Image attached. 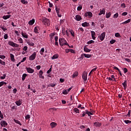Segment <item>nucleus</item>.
Returning a JSON list of instances; mask_svg holds the SVG:
<instances>
[{"label":"nucleus","mask_w":131,"mask_h":131,"mask_svg":"<svg viewBox=\"0 0 131 131\" xmlns=\"http://www.w3.org/2000/svg\"><path fill=\"white\" fill-rule=\"evenodd\" d=\"M59 42L60 46L61 47H63V46H69V44L67 43V41H66V40L63 38H60L59 39Z\"/></svg>","instance_id":"f257e3e1"},{"label":"nucleus","mask_w":131,"mask_h":131,"mask_svg":"<svg viewBox=\"0 0 131 131\" xmlns=\"http://www.w3.org/2000/svg\"><path fill=\"white\" fill-rule=\"evenodd\" d=\"M42 20L43 23H46L47 26H50V25H51V21H50V19H49V18H47V17H43Z\"/></svg>","instance_id":"f03ea898"},{"label":"nucleus","mask_w":131,"mask_h":131,"mask_svg":"<svg viewBox=\"0 0 131 131\" xmlns=\"http://www.w3.org/2000/svg\"><path fill=\"white\" fill-rule=\"evenodd\" d=\"M36 58V52H34L31 56L29 57V60L30 61H34Z\"/></svg>","instance_id":"7ed1b4c3"},{"label":"nucleus","mask_w":131,"mask_h":131,"mask_svg":"<svg viewBox=\"0 0 131 131\" xmlns=\"http://www.w3.org/2000/svg\"><path fill=\"white\" fill-rule=\"evenodd\" d=\"M55 11L58 17L61 18V17H62V15L60 14V7L55 6Z\"/></svg>","instance_id":"20e7f679"},{"label":"nucleus","mask_w":131,"mask_h":131,"mask_svg":"<svg viewBox=\"0 0 131 131\" xmlns=\"http://www.w3.org/2000/svg\"><path fill=\"white\" fill-rule=\"evenodd\" d=\"M105 36H106V33L105 32L102 33L100 36H98L99 39L101 41H103L104 39H105Z\"/></svg>","instance_id":"39448f33"},{"label":"nucleus","mask_w":131,"mask_h":131,"mask_svg":"<svg viewBox=\"0 0 131 131\" xmlns=\"http://www.w3.org/2000/svg\"><path fill=\"white\" fill-rule=\"evenodd\" d=\"M82 77L84 81H86V80H88V73H86V72H84L82 75Z\"/></svg>","instance_id":"423d86ee"},{"label":"nucleus","mask_w":131,"mask_h":131,"mask_svg":"<svg viewBox=\"0 0 131 131\" xmlns=\"http://www.w3.org/2000/svg\"><path fill=\"white\" fill-rule=\"evenodd\" d=\"M26 69L28 73L32 74L34 72V70L31 69V68H26Z\"/></svg>","instance_id":"0eeeda50"},{"label":"nucleus","mask_w":131,"mask_h":131,"mask_svg":"<svg viewBox=\"0 0 131 131\" xmlns=\"http://www.w3.org/2000/svg\"><path fill=\"white\" fill-rule=\"evenodd\" d=\"M1 126H4V127H6L7 125H8V123L6 121H2L1 122Z\"/></svg>","instance_id":"6e6552de"},{"label":"nucleus","mask_w":131,"mask_h":131,"mask_svg":"<svg viewBox=\"0 0 131 131\" xmlns=\"http://www.w3.org/2000/svg\"><path fill=\"white\" fill-rule=\"evenodd\" d=\"M40 30V29L39 28V27H35L34 29V32L35 33L38 34V33H39L38 31H39Z\"/></svg>","instance_id":"1a4fd4ad"},{"label":"nucleus","mask_w":131,"mask_h":131,"mask_svg":"<svg viewBox=\"0 0 131 131\" xmlns=\"http://www.w3.org/2000/svg\"><path fill=\"white\" fill-rule=\"evenodd\" d=\"M88 16H89V17H93V13L91 12H86L85 13V17H88Z\"/></svg>","instance_id":"9d476101"},{"label":"nucleus","mask_w":131,"mask_h":131,"mask_svg":"<svg viewBox=\"0 0 131 131\" xmlns=\"http://www.w3.org/2000/svg\"><path fill=\"white\" fill-rule=\"evenodd\" d=\"M94 126H96L97 127H100L101 125H102V123L99 122H95L94 123Z\"/></svg>","instance_id":"9b49d317"},{"label":"nucleus","mask_w":131,"mask_h":131,"mask_svg":"<svg viewBox=\"0 0 131 131\" xmlns=\"http://www.w3.org/2000/svg\"><path fill=\"white\" fill-rule=\"evenodd\" d=\"M75 20H76V21H80V20H81L82 18H81V16L80 15H76L75 16Z\"/></svg>","instance_id":"f8f14e48"},{"label":"nucleus","mask_w":131,"mask_h":131,"mask_svg":"<svg viewBox=\"0 0 131 131\" xmlns=\"http://www.w3.org/2000/svg\"><path fill=\"white\" fill-rule=\"evenodd\" d=\"M15 104L16 105H17V106H21V105L22 104V100L19 99L18 101H16L15 102Z\"/></svg>","instance_id":"ddd939ff"},{"label":"nucleus","mask_w":131,"mask_h":131,"mask_svg":"<svg viewBox=\"0 0 131 131\" xmlns=\"http://www.w3.org/2000/svg\"><path fill=\"white\" fill-rule=\"evenodd\" d=\"M122 84L123 86L124 90L126 89V88L127 86V81L125 80L124 82H123Z\"/></svg>","instance_id":"4468645a"},{"label":"nucleus","mask_w":131,"mask_h":131,"mask_svg":"<svg viewBox=\"0 0 131 131\" xmlns=\"http://www.w3.org/2000/svg\"><path fill=\"white\" fill-rule=\"evenodd\" d=\"M21 35L24 38H28V35L25 32L24 33L23 32H21Z\"/></svg>","instance_id":"2eb2a0df"},{"label":"nucleus","mask_w":131,"mask_h":131,"mask_svg":"<svg viewBox=\"0 0 131 131\" xmlns=\"http://www.w3.org/2000/svg\"><path fill=\"white\" fill-rule=\"evenodd\" d=\"M82 26H83V27H89V26H90V24L88 22H84L82 24Z\"/></svg>","instance_id":"dca6fc26"},{"label":"nucleus","mask_w":131,"mask_h":131,"mask_svg":"<svg viewBox=\"0 0 131 131\" xmlns=\"http://www.w3.org/2000/svg\"><path fill=\"white\" fill-rule=\"evenodd\" d=\"M2 18L4 20H7L9 19V18H11V15H4Z\"/></svg>","instance_id":"f3484780"},{"label":"nucleus","mask_w":131,"mask_h":131,"mask_svg":"<svg viewBox=\"0 0 131 131\" xmlns=\"http://www.w3.org/2000/svg\"><path fill=\"white\" fill-rule=\"evenodd\" d=\"M105 15V9L103 8L102 10H100V13L98 14L99 16L101 15Z\"/></svg>","instance_id":"a211bd4d"},{"label":"nucleus","mask_w":131,"mask_h":131,"mask_svg":"<svg viewBox=\"0 0 131 131\" xmlns=\"http://www.w3.org/2000/svg\"><path fill=\"white\" fill-rule=\"evenodd\" d=\"M10 59L12 62H15V56L12 53L10 54Z\"/></svg>","instance_id":"6ab92c4d"},{"label":"nucleus","mask_w":131,"mask_h":131,"mask_svg":"<svg viewBox=\"0 0 131 131\" xmlns=\"http://www.w3.org/2000/svg\"><path fill=\"white\" fill-rule=\"evenodd\" d=\"M34 22H35V19H32L29 21L28 24L29 25H33V24H34Z\"/></svg>","instance_id":"aec40b11"},{"label":"nucleus","mask_w":131,"mask_h":131,"mask_svg":"<svg viewBox=\"0 0 131 131\" xmlns=\"http://www.w3.org/2000/svg\"><path fill=\"white\" fill-rule=\"evenodd\" d=\"M50 125H51L52 128H54V127H55L56 126H57V123L53 122L50 123Z\"/></svg>","instance_id":"412c9836"},{"label":"nucleus","mask_w":131,"mask_h":131,"mask_svg":"<svg viewBox=\"0 0 131 131\" xmlns=\"http://www.w3.org/2000/svg\"><path fill=\"white\" fill-rule=\"evenodd\" d=\"M114 69H116V70H117L119 74L120 75V76H122V74L121 73V71H120V70H119V69H118V68L116 67H114Z\"/></svg>","instance_id":"4be33fe9"},{"label":"nucleus","mask_w":131,"mask_h":131,"mask_svg":"<svg viewBox=\"0 0 131 131\" xmlns=\"http://www.w3.org/2000/svg\"><path fill=\"white\" fill-rule=\"evenodd\" d=\"M40 54L41 55V56H43V53H45V48H42L41 49V50L39 51Z\"/></svg>","instance_id":"5701e85b"},{"label":"nucleus","mask_w":131,"mask_h":131,"mask_svg":"<svg viewBox=\"0 0 131 131\" xmlns=\"http://www.w3.org/2000/svg\"><path fill=\"white\" fill-rule=\"evenodd\" d=\"M77 76H78V72H75L72 75V78H75Z\"/></svg>","instance_id":"b1692460"},{"label":"nucleus","mask_w":131,"mask_h":131,"mask_svg":"<svg viewBox=\"0 0 131 131\" xmlns=\"http://www.w3.org/2000/svg\"><path fill=\"white\" fill-rule=\"evenodd\" d=\"M59 58V55L58 54H55L51 57L52 60H55V59H58Z\"/></svg>","instance_id":"393cba45"},{"label":"nucleus","mask_w":131,"mask_h":131,"mask_svg":"<svg viewBox=\"0 0 131 131\" xmlns=\"http://www.w3.org/2000/svg\"><path fill=\"white\" fill-rule=\"evenodd\" d=\"M84 51L86 53H90L91 52V49H89V48H86V47H84Z\"/></svg>","instance_id":"a878e982"},{"label":"nucleus","mask_w":131,"mask_h":131,"mask_svg":"<svg viewBox=\"0 0 131 131\" xmlns=\"http://www.w3.org/2000/svg\"><path fill=\"white\" fill-rule=\"evenodd\" d=\"M8 45L11 47H14L15 46V43L12 41H9L8 42Z\"/></svg>","instance_id":"bb28decb"},{"label":"nucleus","mask_w":131,"mask_h":131,"mask_svg":"<svg viewBox=\"0 0 131 131\" xmlns=\"http://www.w3.org/2000/svg\"><path fill=\"white\" fill-rule=\"evenodd\" d=\"M0 28H1L4 32L7 31V30H8V29H7V27H6L5 26L1 27Z\"/></svg>","instance_id":"cd10ccee"},{"label":"nucleus","mask_w":131,"mask_h":131,"mask_svg":"<svg viewBox=\"0 0 131 131\" xmlns=\"http://www.w3.org/2000/svg\"><path fill=\"white\" fill-rule=\"evenodd\" d=\"M13 120L14 122H15V123H17V124H19V125H22V124H21V122L19 120H16V119H14Z\"/></svg>","instance_id":"c85d7f7f"},{"label":"nucleus","mask_w":131,"mask_h":131,"mask_svg":"<svg viewBox=\"0 0 131 131\" xmlns=\"http://www.w3.org/2000/svg\"><path fill=\"white\" fill-rule=\"evenodd\" d=\"M106 18H110L111 17V12L106 13L105 14Z\"/></svg>","instance_id":"c756f323"},{"label":"nucleus","mask_w":131,"mask_h":131,"mask_svg":"<svg viewBox=\"0 0 131 131\" xmlns=\"http://www.w3.org/2000/svg\"><path fill=\"white\" fill-rule=\"evenodd\" d=\"M28 45L29 46H30L31 47H34V43L31 42V41H28L27 42Z\"/></svg>","instance_id":"7c9ffc66"},{"label":"nucleus","mask_w":131,"mask_h":131,"mask_svg":"<svg viewBox=\"0 0 131 131\" xmlns=\"http://www.w3.org/2000/svg\"><path fill=\"white\" fill-rule=\"evenodd\" d=\"M27 76V74H23V75L22 76V80H23V81H24V80H25V78H26Z\"/></svg>","instance_id":"2f4dec72"},{"label":"nucleus","mask_w":131,"mask_h":131,"mask_svg":"<svg viewBox=\"0 0 131 131\" xmlns=\"http://www.w3.org/2000/svg\"><path fill=\"white\" fill-rule=\"evenodd\" d=\"M84 56L85 58H91L92 57V55L84 54Z\"/></svg>","instance_id":"473e14b6"},{"label":"nucleus","mask_w":131,"mask_h":131,"mask_svg":"<svg viewBox=\"0 0 131 131\" xmlns=\"http://www.w3.org/2000/svg\"><path fill=\"white\" fill-rule=\"evenodd\" d=\"M129 22H130V19H128V20L124 21L122 24H127V23H129Z\"/></svg>","instance_id":"72a5a7b5"},{"label":"nucleus","mask_w":131,"mask_h":131,"mask_svg":"<svg viewBox=\"0 0 131 131\" xmlns=\"http://www.w3.org/2000/svg\"><path fill=\"white\" fill-rule=\"evenodd\" d=\"M73 111L76 113H79V110L77 108H75L73 109Z\"/></svg>","instance_id":"f704fd0d"},{"label":"nucleus","mask_w":131,"mask_h":131,"mask_svg":"<svg viewBox=\"0 0 131 131\" xmlns=\"http://www.w3.org/2000/svg\"><path fill=\"white\" fill-rule=\"evenodd\" d=\"M18 41H19V43H23V39L21 37L18 39Z\"/></svg>","instance_id":"c9c22d12"},{"label":"nucleus","mask_w":131,"mask_h":131,"mask_svg":"<svg viewBox=\"0 0 131 131\" xmlns=\"http://www.w3.org/2000/svg\"><path fill=\"white\" fill-rule=\"evenodd\" d=\"M86 114H88L89 116H90V115H93V113L89 112V111H86Z\"/></svg>","instance_id":"e433bc0d"},{"label":"nucleus","mask_w":131,"mask_h":131,"mask_svg":"<svg viewBox=\"0 0 131 131\" xmlns=\"http://www.w3.org/2000/svg\"><path fill=\"white\" fill-rule=\"evenodd\" d=\"M0 64H1V65H3V66H6V62L4 61H2V59H0Z\"/></svg>","instance_id":"4c0bfd02"},{"label":"nucleus","mask_w":131,"mask_h":131,"mask_svg":"<svg viewBox=\"0 0 131 131\" xmlns=\"http://www.w3.org/2000/svg\"><path fill=\"white\" fill-rule=\"evenodd\" d=\"M30 115H27V116H25V119L27 120L29 119V121L30 120Z\"/></svg>","instance_id":"58836bf2"},{"label":"nucleus","mask_w":131,"mask_h":131,"mask_svg":"<svg viewBox=\"0 0 131 131\" xmlns=\"http://www.w3.org/2000/svg\"><path fill=\"white\" fill-rule=\"evenodd\" d=\"M95 42V41L93 40H91L90 41H89L87 43L88 45H91V43H94Z\"/></svg>","instance_id":"ea45409f"},{"label":"nucleus","mask_w":131,"mask_h":131,"mask_svg":"<svg viewBox=\"0 0 131 131\" xmlns=\"http://www.w3.org/2000/svg\"><path fill=\"white\" fill-rule=\"evenodd\" d=\"M116 40L115 39H112L110 41L111 45H113V43H115Z\"/></svg>","instance_id":"a19ab883"},{"label":"nucleus","mask_w":131,"mask_h":131,"mask_svg":"<svg viewBox=\"0 0 131 131\" xmlns=\"http://www.w3.org/2000/svg\"><path fill=\"white\" fill-rule=\"evenodd\" d=\"M21 3H22L23 4H24V5H27V4L28 3L25 0H21Z\"/></svg>","instance_id":"79ce46f5"},{"label":"nucleus","mask_w":131,"mask_h":131,"mask_svg":"<svg viewBox=\"0 0 131 131\" xmlns=\"http://www.w3.org/2000/svg\"><path fill=\"white\" fill-rule=\"evenodd\" d=\"M48 86H51V88H55V86H56V84L50 83L49 84Z\"/></svg>","instance_id":"37998d69"},{"label":"nucleus","mask_w":131,"mask_h":131,"mask_svg":"<svg viewBox=\"0 0 131 131\" xmlns=\"http://www.w3.org/2000/svg\"><path fill=\"white\" fill-rule=\"evenodd\" d=\"M115 36L116 37H120V34H119V33H116L115 34Z\"/></svg>","instance_id":"c03bdc74"},{"label":"nucleus","mask_w":131,"mask_h":131,"mask_svg":"<svg viewBox=\"0 0 131 131\" xmlns=\"http://www.w3.org/2000/svg\"><path fill=\"white\" fill-rule=\"evenodd\" d=\"M52 72V66H51V68L49 69V70L47 71V73L48 74H50Z\"/></svg>","instance_id":"a18cd8bd"},{"label":"nucleus","mask_w":131,"mask_h":131,"mask_svg":"<svg viewBox=\"0 0 131 131\" xmlns=\"http://www.w3.org/2000/svg\"><path fill=\"white\" fill-rule=\"evenodd\" d=\"M121 8H123V9H124L125 8H126V6H125V4H124V3L121 4Z\"/></svg>","instance_id":"49530a36"},{"label":"nucleus","mask_w":131,"mask_h":131,"mask_svg":"<svg viewBox=\"0 0 131 131\" xmlns=\"http://www.w3.org/2000/svg\"><path fill=\"white\" fill-rule=\"evenodd\" d=\"M84 57V54H82L81 55V56L79 58L80 60H83Z\"/></svg>","instance_id":"de8ad7c7"},{"label":"nucleus","mask_w":131,"mask_h":131,"mask_svg":"<svg viewBox=\"0 0 131 131\" xmlns=\"http://www.w3.org/2000/svg\"><path fill=\"white\" fill-rule=\"evenodd\" d=\"M118 17V13H116L114 15V19H116V18Z\"/></svg>","instance_id":"09e8293b"},{"label":"nucleus","mask_w":131,"mask_h":131,"mask_svg":"<svg viewBox=\"0 0 131 131\" xmlns=\"http://www.w3.org/2000/svg\"><path fill=\"white\" fill-rule=\"evenodd\" d=\"M70 33L72 36H73V37L75 36V35L74 34V32L73 31H70Z\"/></svg>","instance_id":"8fccbe9b"},{"label":"nucleus","mask_w":131,"mask_h":131,"mask_svg":"<svg viewBox=\"0 0 131 131\" xmlns=\"http://www.w3.org/2000/svg\"><path fill=\"white\" fill-rule=\"evenodd\" d=\"M70 52L72 54H75V51L73 49H70Z\"/></svg>","instance_id":"3c124183"},{"label":"nucleus","mask_w":131,"mask_h":131,"mask_svg":"<svg viewBox=\"0 0 131 131\" xmlns=\"http://www.w3.org/2000/svg\"><path fill=\"white\" fill-rule=\"evenodd\" d=\"M6 74H4L3 75V76H1L0 77V78H1V79H5V78H6Z\"/></svg>","instance_id":"603ef678"},{"label":"nucleus","mask_w":131,"mask_h":131,"mask_svg":"<svg viewBox=\"0 0 131 131\" xmlns=\"http://www.w3.org/2000/svg\"><path fill=\"white\" fill-rule=\"evenodd\" d=\"M63 95H68V92H67V90H64L62 92Z\"/></svg>","instance_id":"864d4df0"},{"label":"nucleus","mask_w":131,"mask_h":131,"mask_svg":"<svg viewBox=\"0 0 131 131\" xmlns=\"http://www.w3.org/2000/svg\"><path fill=\"white\" fill-rule=\"evenodd\" d=\"M82 9V6H78L77 7V11H81Z\"/></svg>","instance_id":"5fc2aeb1"},{"label":"nucleus","mask_w":131,"mask_h":131,"mask_svg":"<svg viewBox=\"0 0 131 131\" xmlns=\"http://www.w3.org/2000/svg\"><path fill=\"white\" fill-rule=\"evenodd\" d=\"M0 117L2 119H4V115L2 113V111H0Z\"/></svg>","instance_id":"6e6d98bb"},{"label":"nucleus","mask_w":131,"mask_h":131,"mask_svg":"<svg viewBox=\"0 0 131 131\" xmlns=\"http://www.w3.org/2000/svg\"><path fill=\"white\" fill-rule=\"evenodd\" d=\"M124 122H125V123H126V124H128V123H131V121L128 120H125V121H124Z\"/></svg>","instance_id":"4d7b16f0"},{"label":"nucleus","mask_w":131,"mask_h":131,"mask_svg":"<svg viewBox=\"0 0 131 131\" xmlns=\"http://www.w3.org/2000/svg\"><path fill=\"white\" fill-rule=\"evenodd\" d=\"M8 34H5L4 36V39H8Z\"/></svg>","instance_id":"13d9d810"},{"label":"nucleus","mask_w":131,"mask_h":131,"mask_svg":"<svg viewBox=\"0 0 131 131\" xmlns=\"http://www.w3.org/2000/svg\"><path fill=\"white\" fill-rule=\"evenodd\" d=\"M23 51H27V50H28V47H27V46H25L23 48Z\"/></svg>","instance_id":"bf43d9fd"},{"label":"nucleus","mask_w":131,"mask_h":131,"mask_svg":"<svg viewBox=\"0 0 131 131\" xmlns=\"http://www.w3.org/2000/svg\"><path fill=\"white\" fill-rule=\"evenodd\" d=\"M130 113H131V111L129 110L127 114V116H128V117H130Z\"/></svg>","instance_id":"052dcab7"},{"label":"nucleus","mask_w":131,"mask_h":131,"mask_svg":"<svg viewBox=\"0 0 131 131\" xmlns=\"http://www.w3.org/2000/svg\"><path fill=\"white\" fill-rule=\"evenodd\" d=\"M123 70L124 73H127L128 71L127 69H126V68H124Z\"/></svg>","instance_id":"680f3d73"},{"label":"nucleus","mask_w":131,"mask_h":131,"mask_svg":"<svg viewBox=\"0 0 131 131\" xmlns=\"http://www.w3.org/2000/svg\"><path fill=\"white\" fill-rule=\"evenodd\" d=\"M42 74H43V72L41 70L39 71L38 75H42Z\"/></svg>","instance_id":"e2e57ef3"},{"label":"nucleus","mask_w":131,"mask_h":131,"mask_svg":"<svg viewBox=\"0 0 131 131\" xmlns=\"http://www.w3.org/2000/svg\"><path fill=\"white\" fill-rule=\"evenodd\" d=\"M36 68L37 70H39V69H40V68H41V67L40 66H37L36 67Z\"/></svg>","instance_id":"0e129e2a"},{"label":"nucleus","mask_w":131,"mask_h":131,"mask_svg":"<svg viewBox=\"0 0 131 131\" xmlns=\"http://www.w3.org/2000/svg\"><path fill=\"white\" fill-rule=\"evenodd\" d=\"M91 35L92 36H94V35H96V32H95V31H91Z\"/></svg>","instance_id":"69168bd1"},{"label":"nucleus","mask_w":131,"mask_h":131,"mask_svg":"<svg viewBox=\"0 0 131 131\" xmlns=\"http://www.w3.org/2000/svg\"><path fill=\"white\" fill-rule=\"evenodd\" d=\"M126 15H127V12H123L122 14V16H126Z\"/></svg>","instance_id":"338daca9"},{"label":"nucleus","mask_w":131,"mask_h":131,"mask_svg":"<svg viewBox=\"0 0 131 131\" xmlns=\"http://www.w3.org/2000/svg\"><path fill=\"white\" fill-rule=\"evenodd\" d=\"M126 130L127 131H131V127H128Z\"/></svg>","instance_id":"774afa93"}]
</instances>
